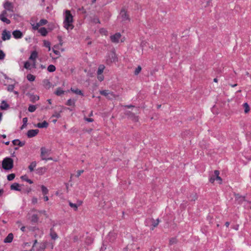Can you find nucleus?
<instances>
[{
	"label": "nucleus",
	"mask_w": 251,
	"mask_h": 251,
	"mask_svg": "<svg viewBox=\"0 0 251 251\" xmlns=\"http://www.w3.org/2000/svg\"><path fill=\"white\" fill-rule=\"evenodd\" d=\"M73 17L69 10H66L65 18L63 22L64 27L68 30H72L74 28L73 25Z\"/></svg>",
	"instance_id": "1"
},
{
	"label": "nucleus",
	"mask_w": 251,
	"mask_h": 251,
	"mask_svg": "<svg viewBox=\"0 0 251 251\" xmlns=\"http://www.w3.org/2000/svg\"><path fill=\"white\" fill-rule=\"evenodd\" d=\"M128 108L133 107L132 112L127 111V114L128 116V117L131 119L133 121L136 122L138 121V116L136 115L137 113H138L139 109L137 108H135L133 105H127L126 106Z\"/></svg>",
	"instance_id": "2"
},
{
	"label": "nucleus",
	"mask_w": 251,
	"mask_h": 251,
	"mask_svg": "<svg viewBox=\"0 0 251 251\" xmlns=\"http://www.w3.org/2000/svg\"><path fill=\"white\" fill-rule=\"evenodd\" d=\"M2 166L6 170L11 169L13 167V160L9 157L5 158L2 162Z\"/></svg>",
	"instance_id": "3"
},
{
	"label": "nucleus",
	"mask_w": 251,
	"mask_h": 251,
	"mask_svg": "<svg viewBox=\"0 0 251 251\" xmlns=\"http://www.w3.org/2000/svg\"><path fill=\"white\" fill-rule=\"evenodd\" d=\"M125 37L122 36L120 32H117L113 35H111V42L117 44L124 42L125 41Z\"/></svg>",
	"instance_id": "4"
},
{
	"label": "nucleus",
	"mask_w": 251,
	"mask_h": 251,
	"mask_svg": "<svg viewBox=\"0 0 251 251\" xmlns=\"http://www.w3.org/2000/svg\"><path fill=\"white\" fill-rule=\"evenodd\" d=\"M119 20L124 23H126L130 21L129 15L127 14V12L124 8H123L118 16Z\"/></svg>",
	"instance_id": "5"
},
{
	"label": "nucleus",
	"mask_w": 251,
	"mask_h": 251,
	"mask_svg": "<svg viewBox=\"0 0 251 251\" xmlns=\"http://www.w3.org/2000/svg\"><path fill=\"white\" fill-rule=\"evenodd\" d=\"M12 15L13 14L9 13L8 11H6V10L4 9L0 14V20L3 22L6 23L7 24H9L10 23V21L6 17H11Z\"/></svg>",
	"instance_id": "6"
},
{
	"label": "nucleus",
	"mask_w": 251,
	"mask_h": 251,
	"mask_svg": "<svg viewBox=\"0 0 251 251\" xmlns=\"http://www.w3.org/2000/svg\"><path fill=\"white\" fill-rule=\"evenodd\" d=\"M50 151L45 147H42L41 148V157L42 160H52L51 157L47 158L46 157L49 155Z\"/></svg>",
	"instance_id": "7"
},
{
	"label": "nucleus",
	"mask_w": 251,
	"mask_h": 251,
	"mask_svg": "<svg viewBox=\"0 0 251 251\" xmlns=\"http://www.w3.org/2000/svg\"><path fill=\"white\" fill-rule=\"evenodd\" d=\"M3 8L10 13L13 14L14 12V5L9 1H6L4 3Z\"/></svg>",
	"instance_id": "8"
},
{
	"label": "nucleus",
	"mask_w": 251,
	"mask_h": 251,
	"mask_svg": "<svg viewBox=\"0 0 251 251\" xmlns=\"http://www.w3.org/2000/svg\"><path fill=\"white\" fill-rule=\"evenodd\" d=\"M159 223V220L158 219L154 220L153 219H147L146 221V225L148 226L149 224L151 223V225L152 227L151 228V229L153 230V228L156 227Z\"/></svg>",
	"instance_id": "9"
},
{
	"label": "nucleus",
	"mask_w": 251,
	"mask_h": 251,
	"mask_svg": "<svg viewBox=\"0 0 251 251\" xmlns=\"http://www.w3.org/2000/svg\"><path fill=\"white\" fill-rule=\"evenodd\" d=\"M11 37V33L10 31H7L6 30H4L2 33V39L3 40L5 41L6 40L10 39Z\"/></svg>",
	"instance_id": "10"
},
{
	"label": "nucleus",
	"mask_w": 251,
	"mask_h": 251,
	"mask_svg": "<svg viewBox=\"0 0 251 251\" xmlns=\"http://www.w3.org/2000/svg\"><path fill=\"white\" fill-rule=\"evenodd\" d=\"M39 132L38 129L29 130L27 133V136L29 138H31L36 136Z\"/></svg>",
	"instance_id": "11"
},
{
	"label": "nucleus",
	"mask_w": 251,
	"mask_h": 251,
	"mask_svg": "<svg viewBox=\"0 0 251 251\" xmlns=\"http://www.w3.org/2000/svg\"><path fill=\"white\" fill-rule=\"evenodd\" d=\"M121 90L119 89L118 91H116V93L113 91H111V97H113L115 100H118L120 99V94L121 93ZM112 99V98L111 97V100Z\"/></svg>",
	"instance_id": "12"
},
{
	"label": "nucleus",
	"mask_w": 251,
	"mask_h": 251,
	"mask_svg": "<svg viewBox=\"0 0 251 251\" xmlns=\"http://www.w3.org/2000/svg\"><path fill=\"white\" fill-rule=\"evenodd\" d=\"M12 34L14 38L16 39L21 38L23 36V33L20 30H15Z\"/></svg>",
	"instance_id": "13"
},
{
	"label": "nucleus",
	"mask_w": 251,
	"mask_h": 251,
	"mask_svg": "<svg viewBox=\"0 0 251 251\" xmlns=\"http://www.w3.org/2000/svg\"><path fill=\"white\" fill-rule=\"evenodd\" d=\"M220 172L218 170H215L214 172V176L216 177V180L219 181V183L221 184L222 182V179L219 176Z\"/></svg>",
	"instance_id": "14"
},
{
	"label": "nucleus",
	"mask_w": 251,
	"mask_h": 251,
	"mask_svg": "<svg viewBox=\"0 0 251 251\" xmlns=\"http://www.w3.org/2000/svg\"><path fill=\"white\" fill-rule=\"evenodd\" d=\"M49 124L46 121H44L43 123H39L36 125V126L39 128H46L48 127Z\"/></svg>",
	"instance_id": "15"
},
{
	"label": "nucleus",
	"mask_w": 251,
	"mask_h": 251,
	"mask_svg": "<svg viewBox=\"0 0 251 251\" xmlns=\"http://www.w3.org/2000/svg\"><path fill=\"white\" fill-rule=\"evenodd\" d=\"M20 186L18 183H14L11 185L10 188L11 190L20 191L21 189L20 188Z\"/></svg>",
	"instance_id": "16"
},
{
	"label": "nucleus",
	"mask_w": 251,
	"mask_h": 251,
	"mask_svg": "<svg viewBox=\"0 0 251 251\" xmlns=\"http://www.w3.org/2000/svg\"><path fill=\"white\" fill-rule=\"evenodd\" d=\"M12 143L14 145H18L20 147H23V146L25 145V142H21L18 139H15V140H14L13 141H12Z\"/></svg>",
	"instance_id": "17"
},
{
	"label": "nucleus",
	"mask_w": 251,
	"mask_h": 251,
	"mask_svg": "<svg viewBox=\"0 0 251 251\" xmlns=\"http://www.w3.org/2000/svg\"><path fill=\"white\" fill-rule=\"evenodd\" d=\"M13 238V235L12 233H9L8 236L4 240L5 243H10L12 242Z\"/></svg>",
	"instance_id": "18"
},
{
	"label": "nucleus",
	"mask_w": 251,
	"mask_h": 251,
	"mask_svg": "<svg viewBox=\"0 0 251 251\" xmlns=\"http://www.w3.org/2000/svg\"><path fill=\"white\" fill-rule=\"evenodd\" d=\"M46 248V243L45 242H42L40 243L39 247L37 249V251H43Z\"/></svg>",
	"instance_id": "19"
},
{
	"label": "nucleus",
	"mask_w": 251,
	"mask_h": 251,
	"mask_svg": "<svg viewBox=\"0 0 251 251\" xmlns=\"http://www.w3.org/2000/svg\"><path fill=\"white\" fill-rule=\"evenodd\" d=\"M37 57V52L36 51H33L32 52L29 59L32 61L36 60V59Z\"/></svg>",
	"instance_id": "20"
},
{
	"label": "nucleus",
	"mask_w": 251,
	"mask_h": 251,
	"mask_svg": "<svg viewBox=\"0 0 251 251\" xmlns=\"http://www.w3.org/2000/svg\"><path fill=\"white\" fill-rule=\"evenodd\" d=\"M117 60V57L114 51H111V62H115Z\"/></svg>",
	"instance_id": "21"
},
{
	"label": "nucleus",
	"mask_w": 251,
	"mask_h": 251,
	"mask_svg": "<svg viewBox=\"0 0 251 251\" xmlns=\"http://www.w3.org/2000/svg\"><path fill=\"white\" fill-rule=\"evenodd\" d=\"M71 91L72 92H74V93L76 94L80 95H81V96L83 95L82 92L80 90H79L77 88H71Z\"/></svg>",
	"instance_id": "22"
},
{
	"label": "nucleus",
	"mask_w": 251,
	"mask_h": 251,
	"mask_svg": "<svg viewBox=\"0 0 251 251\" xmlns=\"http://www.w3.org/2000/svg\"><path fill=\"white\" fill-rule=\"evenodd\" d=\"M75 100L74 99H69L66 102V104L69 106H73L75 105Z\"/></svg>",
	"instance_id": "23"
},
{
	"label": "nucleus",
	"mask_w": 251,
	"mask_h": 251,
	"mask_svg": "<svg viewBox=\"0 0 251 251\" xmlns=\"http://www.w3.org/2000/svg\"><path fill=\"white\" fill-rule=\"evenodd\" d=\"M39 32L43 36H46L47 34V30L45 27H41L39 29Z\"/></svg>",
	"instance_id": "24"
},
{
	"label": "nucleus",
	"mask_w": 251,
	"mask_h": 251,
	"mask_svg": "<svg viewBox=\"0 0 251 251\" xmlns=\"http://www.w3.org/2000/svg\"><path fill=\"white\" fill-rule=\"evenodd\" d=\"M39 99V96L34 95H31L30 96V100L32 102H35Z\"/></svg>",
	"instance_id": "25"
},
{
	"label": "nucleus",
	"mask_w": 251,
	"mask_h": 251,
	"mask_svg": "<svg viewBox=\"0 0 251 251\" xmlns=\"http://www.w3.org/2000/svg\"><path fill=\"white\" fill-rule=\"evenodd\" d=\"M236 200L238 201L239 203H242L243 201H245V198L244 197L237 195L236 197Z\"/></svg>",
	"instance_id": "26"
},
{
	"label": "nucleus",
	"mask_w": 251,
	"mask_h": 251,
	"mask_svg": "<svg viewBox=\"0 0 251 251\" xmlns=\"http://www.w3.org/2000/svg\"><path fill=\"white\" fill-rule=\"evenodd\" d=\"M36 166V163L35 161H33V162H31L28 167V168L30 170V171L32 172L33 171L34 169L35 168Z\"/></svg>",
	"instance_id": "27"
},
{
	"label": "nucleus",
	"mask_w": 251,
	"mask_h": 251,
	"mask_svg": "<svg viewBox=\"0 0 251 251\" xmlns=\"http://www.w3.org/2000/svg\"><path fill=\"white\" fill-rule=\"evenodd\" d=\"M104 69V66L102 65H100L98 68V70L97 72V74H101Z\"/></svg>",
	"instance_id": "28"
},
{
	"label": "nucleus",
	"mask_w": 251,
	"mask_h": 251,
	"mask_svg": "<svg viewBox=\"0 0 251 251\" xmlns=\"http://www.w3.org/2000/svg\"><path fill=\"white\" fill-rule=\"evenodd\" d=\"M31 221L32 222L36 223L38 221V217L37 215L34 214L31 216Z\"/></svg>",
	"instance_id": "29"
},
{
	"label": "nucleus",
	"mask_w": 251,
	"mask_h": 251,
	"mask_svg": "<svg viewBox=\"0 0 251 251\" xmlns=\"http://www.w3.org/2000/svg\"><path fill=\"white\" fill-rule=\"evenodd\" d=\"M64 91L61 89L60 88H58L55 92V94L57 96H61L63 94Z\"/></svg>",
	"instance_id": "30"
},
{
	"label": "nucleus",
	"mask_w": 251,
	"mask_h": 251,
	"mask_svg": "<svg viewBox=\"0 0 251 251\" xmlns=\"http://www.w3.org/2000/svg\"><path fill=\"white\" fill-rule=\"evenodd\" d=\"M55 67L53 65H50L48 67V71L50 72H53L55 71Z\"/></svg>",
	"instance_id": "31"
},
{
	"label": "nucleus",
	"mask_w": 251,
	"mask_h": 251,
	"mask_svg": "<svg viewBox=\"0 0 251 251\" xmlns=\"http://www.w3.org/2000/svg\"><path fill=\"white\" fill-rule=\"evenodd\" d=\"M8 107V105L6 103V102L3 100L1 102V105L0 106V108L1 109L5 110Z\"/></svg>",
	"instance_id": "32"
},
{
	"label": "nucleus",
	"mask_w": 251,
	"mask_h": 251,
	"mask_svg": "<svg viewBox=\"0 0 251 251\" xmlns=\"http://www.w3.org/2000/svg\"><path fill=\"white\" fill-rule=\"evenodd\" d=\"M243 107L245 108V110H244L245 112L246 113H248L250 111V107H249V105H248V104L246 102L244 103L243 104Z\"/></svg>",
	"instance_id": "33"
},
{
	"label": "nucleus",
	"mask_w": 251,
	"mask_h": 251,
	"mask_svg": "<svg viewBox=\"0 0 251 251\" xmlns=\"http://www.w3.org/2000/svg\"><path fill=\"white\" fill-rule=\"evenodd\" d=\"M43 83H44V85L47 88H49L50 87V82L48 80L45 79L43 81Z\"/></svg>",
	"instance_id": "34"
},
{
	"label": "nucleus",
	"mask_w": 251,
	"mask_h": 251,
	"mask_svg": "<svg viewBox=\"0 0 251 251\" xmlns=\"http://www.w3.org/2000/svg\"><path fill=\"white\" fill-rule=\"evenodd\" d=\"M41 189L42 193L44 195H46L48 193V189L44 185H42Z\"/></svg>",
	"instance_id": "35"
},
{
	"label": "nucleus",
	"mask_w": 251,
	"mask_h": 251,
	"mask_svg": "<svg viewBox=\"0 0 251 251\" xmlns=\"http://www.w3.org/2000/svg\"><path fill=\"white\" fill-rule=\"evenodd\" d=\"M26 77L27 79L30 81H34L35 78V77L31 74L27 75Z\"/></svg>",
	"instance_id": "36"
},
{
	"label": "nucleus",
	"mask_w": 251,
	"mask_h": 251,
	"mask_svg": "<svg viewBox=\"0 0 251 251\" xmlns=\"http://www.w3.org/2000/svg\"><path fill=\"white\" fill-rule=\"evenodd\" d=\"M31 64L28 61H26L25 63V64H24V67L26 69H31Z\"/></svg>",
	"instance_id": "37"
},
{
	"label": "nucleus",
	"mask_w": 251,
	"mask_h": 251,
	"mask_svg": "<svg viewBox=\"0 0 251 251\" xmlns=\"http://www.w3.org/2000/svg\"><path fill=\"white\" fill-rule=\"evenodd\" d=\"M69 205L74 209L76 211L77 209L78 206L76 204L73 203L70 201L69 202Z\"/></svg>",
	"instance_id": "38"
},
{
	"label": "nucleus",
	"mask_w": 251,
	"mask_h": 251,
	"mask_svg": "<svg viewBox=\"0 0 251 251\" xmlns=\"http://www.w3.org/2000/svg\"><path fill=\"white\" fill-rule=\"evenodd\" d=\"M36 109V107L35 105H30L29 106L28 110L30 112H34Z\"/></svg>",
	"instance_id": "39"
},
{
	"label": "nucleus",
	"mask_w": 251,
	"mask_h": 251,
	"mask_svg": "<svg viewBox=\"0 0 251 251\" xmlns=\"http://www.w3.org/2000/svg\"><path fill=\"white\" fill-rule=\"evenodd\" d=\"M177 242V239L176 238H172L170 240L169 244L170 245H173L176 244Z\"/></svg>",
	"instance_id": "40"
},
{
	"label": "nucleus",
	"mask_w": 251,
	"mask_h": 251,
	"mask_svg": "<svg viewBox=\"0 0 251 251\" xmlns=\"http://www.w3.org/2000/svg\"><path fill=\"white\" fill-rule=\"evenodd\" d=\"M44 46L47 48H48L49 50H50V43L48 41H44Z\"/></svg>",
	"instance_id": "41"
},
{
	"label": "nucleus",
	"mask_w": 251,
	"mask_h": 251,
	"mask_svg": "<svg viewBox=\"0 0 251 251\" xmlns=\"http://www.w3.org/2000/svg\"><path fill=\"white\" fill-rule=\"evenodd\" d=\"M141 67L140 66H138L137 68H136L135 71H134V75H138L140 72L141 71Z\"/></svg>",
	"instance_id": "42"
},
{
	"label": "nucleus",
	"mask_w": 251,
	"mask_h": 251,
	"mask_svg": "<svg viewBox=\"0 0 251 251\" xmlns=\"http://www.w3.org/2000/svg\"><path fill=\"white\" fill-rule=\"evenodd\" d=\"M50 235L52 239L55 240L57 238V235L53 231H51Z\"/></svg>",
	"instance_id": "43"
},
{
	"label": "nucleus",
	"mask_w": 251,
	"mask_h": 251,
	"mask_svg": "<svg viewBox=\"0 0 251 251\" xmlns=\"http://www.w3.org/2000/svg\"><path fill=\"white\" fill-rule=\"evenodd\" d=\"M21 178L23 180L26 181V182H28L30 184H32L33 183V181L27 178L25 176H21Z\"/></svg>",
	"instance_id": "44"
},
{
	"label": "nucleus",
	"mask_w": 251,
	"mask_h": 251,
	"mask_svg": "<svg viewBox=\"0 0 251 251\" xmlns=\"http://www.w3.org/2000/svg\"><path fill=\"white\" fill-rule=\"evenodd\" d=\"M15 176V174H11L8 175L7 176V179H8L9 181H11V180H12L14 178Z\"/></svg>",
	"instance_id": "45"
},
{
	"label": "nucleus",
	"mask_w": 251,
	"mask_h": 251,
	"mask_svg": "<svg viewBox=\"0 0 251 251\" xmlns=\"http://www.w3.org/2000/svg\"><path fill=\"white\" fill-rule=\"evenodd\" d=\"M47 23H48L47 20H45V19H42V20H41L40 21V22H39V25H40V26H42V25H46Z\"/></svg>",
	"instance_id": "46"
},
{
	"label": "nucleus",
	"mask_w": 251,
	"mask_h": 251,
	"mask_svg": "<svg viewBox=\"0 0 251 251\" xmlns=\"http://www.w3.org/2000/svg\"><path fill=\"white\" fill-rule=\"evenodd\" d=\"M100 94L105 96H107L109 94V92L108 90H103L101 91L100 92Z\"/></svg>",
	"instance_id": "47"
},
{
	"label": "nucleus",
	"mask_w": 251,
	"mask_h": 251,
	"mask_svg": "<svg viewBox=\"0 0 251 251\" xmlns=\"http://www.w3.org/2000/svg\"><path fill=\"white\" fill-rule=\"evenodd\" d=\"M5 53L1 50H0V60H2L5 57Z\"/></svg>",
	"instance_id": "48"
},
{
	"label": "nucleus",
	"mask_w": 251,
	"mask_h": 251,
	"mask_svg": "<svg viewBox=\"0 0 251 251\" xmlns=\"http://www.w3.org/2000/svg\"><path fill=\"white\" fill-rule=\"evenodd\" d=\"M14 88V85H9L7 87V90L8 91L12 92L13 91Z\"/></svg>",
	"instance_id": "49"
},
{
	"label": "nucleus",
	"mask_w": 251,
	"mask_h": 251,
	"mask_svg": "<svg viewBox=\"0 0 251 251\" xmlns=\"http://www.w3.org/2000/svg\"><path fill=\"white\" fill-rule=\"evenodd\" d=\"M52 117L56 118H59L60 117V113L56 111L54 112V114L52 115Z\"/></svg>",
	"instance_id": "50"
},
{
	"label": "nucleus",
	"mask_w": 251,
	"mask_h": 251,
	"mask_svg": "<svg viewBox=\"0 0 251 251\" xmlns=\"http://www.w3.org/2000/svg\"><path fill=\"white\" fill-rule=\"evenodd\" d=\"M216 180V177L214 176V174L210 176L209 178V181L211 183H213L214 181Z\"/></svg>",
	"instance_id": "51"
},
{
	"label": "nucleus",
	"mask_w": 251,
	"mask_h": 251,
	"mask_svg": "<svg viewBox=\"0 0 251 251\" xmlns=\"http://www.w3.org/2000/svg\"><path fill=\"white\" fill-rule=\"evenodd\" d=\"M33 25V28L35 30L38 29L39 27L40 26V25H39V23H38L36 25Z\"/></svg>",
	"instance_id": "52"
},
{
	"label": "nucleus",
	"mask_w": 251,
	"mask_h": 251,
	"mask_svg": "<svg viewBox=\"0 0 251 251\" xmlns=\"http://www.w3.org/2000/svg\"><path fill=\"white\" fill-rule=\"evenodd\" d=\"M98 79L100 81L103 79V76L102 75V74L98 75Z\"/></svg>",
	"instance_id": "53"
},
{
	"label": "nucleus",
	"mask_w": 251,
	"mask_h": 251,
	"mask_svg": "<svg viewBox=\"0 0 251 251\" xmlns=\"http://www.w3.org/2000/svg\"><path fill=\"white\" fill-rule=\"evenodd\" d=\"M84 172L83 170H79L77 172V174L76 175V177H79L82 173Z\"/></svg>",
	"instance_id": "54"
},
{
	"label": "nucleus",
	"mask_w": 251,
	"mask_h": 251,
	"mask_svg": "<svg viewBox=\"0 0 251 251\" xmlns=\"http://www.w3.org/2000/svg\"><path fill=\"white\" fill-rule=\"evenodd\" d=\"M52 51L56 55H60V52L55 49L54 48H52Z\"/></svg>",
	"instance_id": "55"
},
{
	"label": "nucleus",
	"mask_w": 251,
	"mask_h": 251,
	"mask_svg": "<svg viewBox=\"0 0 251 251\" xmlns=\"http://www.w3.org/2000/svg\"><path fill=\"white\" fill-rule=\"evenodd\" d=\"M23 124H24V125H26V123L27 122V118H24L23 119Z\"/></svg>",
	"instance_id": "56"
},
{
	"label": "nucleus",
	"mask_w": 251,
	"mask_h": 251,
	"mask_svg": "<svg viewBox=\"0 0 251 251\" xmlns=\"http://www.w3.org/2000/svg\"><path fill=\"white\" fill-rule=\"evenodd\" d=\"M37 199L36 198H33L32 200V202L33 203V204H35L37 202Z\"/></svg>",
	"instance_id": "57"
},
{
	"label": "nucleus",
	"mask_w": 251,
	"mask_h": 251,
	"mask_svg": "<svg viewBox=\"0 0 251 251\" xmlns=\"http://www.w3.org/2000/svg\"><path fill=\"white\" fill-rule=\"evenodd\" d=\"M85 120L88 122H92L93 121V119L92 118H86Z\"/></svg>",
	"instance_id": "58"
},
{
	"label": "nucleus",
	"mask_w": 251,
	"mask_h": 251,
	"mask_svg": "<svg viewBox=\"0 0 251 251\" xmlns=\"http://www.w3.org/2000/svg\"><path fill=\"white\" fill-rule=\"evenodd\" d=\"M58 40H59V41L60 42L59 45L62 46L63 43H62V41L61 37L60 36H58Z\"/></svg>",
	"instance_id": "59"
},
{
	"label": "nucleus",
	"mask_w": 251,
	"mask_h": 251,
	"mask_svg": "<svg viewBox=\"0 0 251 251\" xmlns=\"http://www.w3.org/2000/svg\"><path fill=\"white\" fill-rule=\"evenodd\" d=\"M100 32L102 34H105L106 31L104 29H101L100 30Z\"/></svg>",
	"instance_id": "60"
},
{
	"label": "nucleus",
	"mask_w": 251,
	"mask_h": 251,
	"mask_svg": "<svg viewBox=\"0 0 251 251\" xmlns=\"http://www.w3.org/2000/svg\"><path fill=\"white\" fill-rule=\"evenodd\" d=\"M35 61L36 60L33 61V63L31 64V66H32L33 68H36Z\"/></svg>",
	"instance_id": "61"
},
{
	"label": "nucleus",
	"mask_w": 251,
	"mask_h": 251,
	"mask_svg": "<svg viewBox=\"0 0 251 251\" xmlns=\"http://www.w3.org/2000/svg\"><path fill=\"white\" fill-rule=\"evenodd\" d=\"M44 199L45 201H48L49 200V198L47 196H44Z\"/></svg>",
	"instance_id": "62"
},
{
	"label": "nucleus",
	"mask_w": 251,
	"mask_h": 251,
	"mask_svg": "<svg viewBox=\"0 0 251 251\" xmlns=\"http://www.w3.org/2000/svg\"><path fill=\"white\" fill-rule=\"evenodd\" d=\"M197 199V196L195 195L191 199L192 201H195Z\"/></svg>",
	"instance_id": "63"
},
{
	"label": "nucleus",
	"mask_w": 251,
	"mask_h": 251,
	"mask_svg": "<svg viewBox=\"0 0 251 251\" xmlns=\"http://www.w3.org/2000/svg\"><path fill=\"white\" fill-rule=\"evenodd\" d=\"M225 225L226 227H228L229 225V223L228 222H226V223H225Z\"/></svg>",
	"instance_id": "64"
}]
</instances>
